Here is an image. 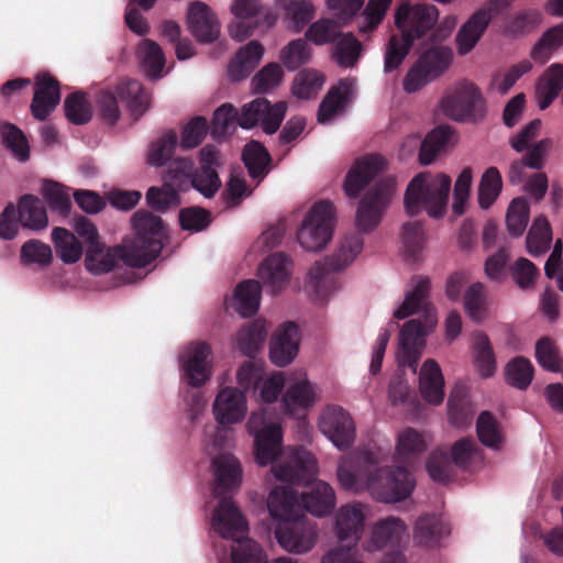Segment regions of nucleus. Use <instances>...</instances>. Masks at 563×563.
<instances>
[{"mask_svg": "<svg viewBox=\"0 0 563 563\" xmlns=\"http://www.w3.org/2000/svg\"><path fill=\"white\" fill-rule=\"evenodd\" d=\"M211 413L216 426H239L244 421L253 437L254 459L260 466H271L282 482L305 483L318 474L316 456L305 450L283 445V429L277 421H266L267 412L258 408L249 415V398L244 388L222 385L218 388Z\"/></svg>", "mask_w": 563, "mask_h": 563, "instance_id": "obj_1", "label": "nucleus"}, {"mask_svg": "<svg viewBox=\"0 0 563 563\" xmlns=\"http://www.w3.org/2000/svg\"><path fill=\"white\" fill-rule=\"evenodd\" d=\"M132 233L119 247H109L99 241L96 227L86 218H78L74 230L87 244L85 266L93 275L111 272L121 258L128 266L143 267L163 250L167 231L162 219L139 210L131 218Z\"/></svg>", "mask_w": 563, "mask_h": 563, "instance_id": "obj_2", "label": "nucleus"}, {"mask_svg": "<svg viewBox=\"0 0 563 563\" xmlns=\"http://www.w3.org/2000/svg\"><path fill=\"white\" fill-rule=\"evenodd\" d=\"M380 463L375 451H361L340 459L336 470L338 482L344 490L363 492L385 504L407 499L413 492L416 481L402 465L374 467Z\"/></svg>", "mask_w": 563, "mask_h": 563, "instance_id": "obj_3", "label": "nucleus"}, {"mask_svg": "<svg viewBox=\"0 0 563 563\" xmlns=\"http://www.w3.org/2000/svg\"><path fill=\"white\" fill-rule=\"evenodd\" d=\"M396 25L400 36H393L385 53L384 71L397 69L408 55L411 45L438 21V10L433 5H401L396 12Z\"/></svg>", "mask_w": 563, "mask_h": 563, "instance_id": "obj_4", "label": "nucleus"}, {"mask_svg": "<svg viewBox=\"0 0 563 563\" xmlns=\"http://www.w3.org/2000/svg\"><path fill=\"white\" fill-rule=\"evenodd\" d=\"M452 179L444 173L423 172L416 175L408 184L404 205L410 216L426 211L434 219L442 218L448 208Z\"/></svg>", "mask_w": 563, "mask_h": 563, "instance_id": "obj_5", "label": "nucleus"}, {"mask_svg": "<svg viewBox=\"0 0 563 563\" xmlns=\"http://www.w3.org/2000/svg\"><path fill=\"white\" fill-rule=\"evenodd\" d=\"M335 225L334 203L325 199L316 201L302 213L296 230V241L305 252H322L332 241Z\"/></svg>", "mask_w": 563, "mask_h": 563, "instance_id": "obj_6", "label": "nucleus"}, {"mask_svg": "<svg viewBox=\"0 0 563 563\" xmlns=\"http://www.w3.org/2000/svg\"><path fill=\"white\" fill-rule=\"evenodd\" d=\"M228 10L231 20L227 30L235 42H244L257 30L269 31L279 20L278 12L264 0H230Z\"/></svg>", "mask_w": 563, "mask_h": 563, "instance_id": "obj_7", "label": "nucleus"}, {"mask_svg": "<svg viewBox=\"0 0 563 563\" xmlns=\"http://www.w3.org/2000/svg\"><path fill=\"white\" fill-rule=\"evenodd\" d=\"M397 192V178L393 175L380 177L374 187L365 192L357 205L354 223L360 232L374 231Z\"/></svg>", "mask_w": 563, "mask_h": 563, "instance_id": "obj_8", "label": "nucleus"}, {"mask_svg": "<svg viewBox=\"0 0 563 563\" xmlns=\"http://www.w3.org/2000/svg\"><path fill=\"white\" fill-rule=\"evenodd\" d=\"M236 385L253 390L255 401L262 405L275 402L282 395L286 379L282 372H265L257 362H244L235 373Z\"/></svg>", "mask_w": 563, "mask_h": 563, "instance_id": "obj_9", "label": "nucleus"}, {"mask_svg": "<svg viewBox=\"0 0 563 563\" xmlns=\"http://www.w3.org/2000/svg\"><path fill=\"white\" fill-rule=\"evenodd\" d=\"M438 317L429 312L427 319H411L399 331L396 361L399 367H408L417 373V364L420 360L427 342L426 338L437 328Z\"/></svg>", "mask_w": 563, "mask_h": 563, "instance_id": "obj_10", "label": "nucleus"}, {"mask_svg": "<svg viewBox=\"0 0 563 563\" xmlns=\"http://www.w3.org/2000/svg\"><path fill=\"white\" fill-rule=\"evenodd\" d=\"M178 364L183 380L191 387L203 386L212 376L213 352L205 341H192L179 353Z\"/></svg>", "mask_w": 563, "mask_h": 563, "instance_id": "obj_11", "label": "nucleus"}, {"mask_svg": "<svg viewBox=\"0 0 563 563\" xmlns=\"http://www.w3.org/2000/svg\"><path fill=\"white\" fill-rule=\"evenodd\" d=\"M512 0H489L476 10L459 29L455 36L460 56L470 54L481 41L493 18L509 8Z\"/></svg>", "mask_w": 563, "mask_h": 563, "instance_id": "obj_12", "label": "nucleus"}, {"mask_svg": "<svg viewBox=\"0 0 563 563\" xmlns=\"http://www.w3.org/2000/svg\"><path fill=\"white\" fill-rule=\"evenodd\" d=\"M278 545L291 554H306L313 550L318 542V529L306 516L273 526Z\"/></svg>", "mask_w": 563, "mask_h": 563, "instance_id": "obj_13", "label": "nucleus"}, {"mask_svg": "<svg viewBox=\"0 0 563 563\" xmlns=\"http://www.w3.org/2000/svg\"><path fill=\"white\" fill-rule=\"evenodd\" d=\"M478 88L468 80H461L450 87L440 101L443 113L455 121L473 119L482 107Z\"/></svg>", "mask_w": 563, "mask_h": 563, "instance_id": "obj_14", "label": "nucleus"}, {"mask_svg": "<svg viewBox=\"0 0 563 563\" xmlns=\"http://www.w3.org/2000/svg\"><path fill=\"white\" fill-rule=\"evenodd\" d=\"M320 432L340 451L349 450L356 439L354 419L340 406L325 407L318 419Z\"/></svg>", "mask_w": 563, "mask_h": 563, "instance_id": "obj_15", "label": "nucleus"}, {"mask_svg": "<svg viewBox=\"0 0 563 563\" xmlns=\"http://www.w3.org/2000/svg\"><path fill=\"white\" fill-rule=\"evenodd\" d=\"M371 517V507L361 501L342 505L333 517V532L340 545L356 547Z\"/></svg>", "mask_w": 563, "mask_h": 563, "instance_id": "obj_16", "label": "nucleus"}, {"mask_svg": "<svg viewBox=\"0 0 563 563\" xmlns=\"http://www.w3.org/2000/svg\"><path fill=\"white\" fill-rule=\"evenodd\" d=\"M328 261H317L307 271L302 290L307 298L318 307L327 306L341 290L342 283L332 273Z\"/></svg>", "mask_w": 563, "mask_h": 563, "instance_id": "obj_17", "label": "nucleus"}, {"mask_svg": "<svg viewBox=\"0 0 563 563\" xmlns=\"http://www.w3.org/2000/svg\"><path fill=\"white\" fill-rule=\"evenodd\" d=\"M287 111V103L278 101L274 104L265 98H256L242 106L239 111V126L250 130L260 124L267 134L275 133Z\"/></svg>", "mask_w": 563, "mask_h": 563, "instance_id": "obj_18", "label": "nucleus"}, {"mask_svg": "<svg viewBox=\"0 0 563 563\" xmlns=\"http://www.w3.org/2000/svg\"><path fill=\"white\" fill-rule=\"evenodd\" d=\"M408 539V526L396 516H387L374 521L363 540V552L372 554L387 547H399Z\"/></svg>", "mask_w": 563, "mask_h": 563, "instance_id": "obj_19", "label": "nucleus"}, {"mask_svg": "<svg viewBox=\"0 0 563 563\" xmlns=\"http://www.w3.org/2000/svg\"><path fill=\"white\" fill-rule=\"evenodd\" d=\"M388 168V161L380 154L362 156L352 164L343 183L344 194L356 198L360 192Z\"/></svg>", "mask_w": 563, "mask_h": 563, "instance_id": "obj_20", "label": "nucleus"}, {"mask_svg": "<svg viewBox=\"0 0 563 563\" xmlns=\"http://www.w3.org/2000/svg\"><path fill=\"white\" fill-rule=\"evenodd\" d=\"M320 399V391L306 374L291 380L282 395V409L286 415L303 417Z\"/></svg>", "mask_w": 563, "mask_h": 563, "instance_id": "obj_21", "label": "nucleus"}, {"mask_svg": "<svg viewBox=\"0 0 563 563\" xmlns=\"http://www.w3.org/2000/svg\"><path fill=\"white\" fill-rule=\"evenodd\" d=\"M299 327L287 321L282 323L274 332L269 343L271 361L279 367L287 366L298 355L300 345Z\"/></svg>", "mask_w": 563, "mask_h": 563, "instance_id": "obj_22", "label": "nucleus"}, {"mask_svg": "<svg viewBox=\"0 0 563 563\" xmlns=\"http://www.w3.org/2000/svg\"><path fill=\"white\" fill-rule=\"evenodd\" d=\"M212 530L233 542L244 537L246 522L231 499L222 498L212 509L210 517Z\"/></svg>", "mask_w": 563, "mask_h": 563, "instance_id": "obj_23", "label": "nucleus"}, {"mask_svg": "<svg viewBox=\"0 0 563 563\" xmlns=\"http://www.w3.org/2000/svg\"><path fill=\"white\" fill-rule=\"evenodd\" d=\"M429 280L422 277L413 278L405 292L404 300L395 308L394 318L402 320L412 314L420 313L424 321L430 313L437 316L435 308L428 300Z\"/></svg>", "mask_w": 563, "mask_h": 563, "instance_id": "obj_24", "label": "nucleus"}, {"mask_svg": "<svg viewBox=\"0 0 563 563\" xmlns=\"http://www.w3.org/2000/svg\"><path fill=\"white\" fill-rule=\"evenodd\" d=\"M213 489L217 495L235 490L240 487L243 471L240 461L232 453H219L211 460Z\"/></svg>", "mask_w": 563, "mask_h": 563, "instance_id": "obj_25", "label": "nucleus"}, {"mask_svg": "<svg viewBox=\"0 0 563 563\" xmlns=\"http://www.w3.org/2000/svg\"><path fill=\"white\" fill-rule=\"evenodd\" d=\"M189 32L200 43H211L220 35L221 24L217 14L203 2L195 1L188 7Z\"/></svg>", "mask_w": 563, "mask_h": 563, "instance_id": "obj_26", "label": "nucleus"}, {"mask_svg": "<svg viewBox=\"0 0 563 563\" xmlns=\"http://www.w3.org/2000/svg\"><path fill=\"white\" fill-rule=\"evenodd\" d=\"M266 507L274 526L305 516L297 493L284 486H276L269 492Z\"/></svg>", "mask_w": 563, "mask_h": 563, "instance_id": "obj_27", "label": "nucleus"}, {"mask_svg": "<svg viewBox=\"0 0 563 563\" xmlns=\"http://www.w3.org/2000/svg\"><path fill=\"white\" fill-rule=\"evenodd\" d=\"M262 288L258 282L246 279L239 283L233 292L224 297V309L235 311L242 317L257 312L261 305Z\"/></svg>", "mask_w": 563, "mask_h": 563, "instance_id": "obj_28", "label": "nucleus"}, {"mask_svg": "<svg viewBox=\"0 0 563 563\" xmlns=\"http://www.w3.org/2000/svg\"><path fill=\"white\" fill-rule=\"evenodd\" d=\"M355 85V79L349 77L340 80L336 86L330 89L319 107V123L328 124L344 111L354 95Z\"/></svg>", "mask_w": 563, "mask_h": 563, "instance_id": "obj_29", "label": "nucleus"}, {"mask_svg": "<svg viewBox=\"0 0 563 563\" xmlns=\"http://www.w3.org/2000/svg\"><path fill=\"white\" fill-rule=\"evenodd\" d=\"M418 388L421 397L430 405H440L445 395L442 369L434 358H427L418 371Z\"/></svg>", "mask_w": 563, "mask_h": 563, "instance_id": "obj_30", "label": "nucleus"}, {"mask_svg": "<svg viewBox=\"0 0 563 563\" xmlns=\"http://www.w3.org/2000/svg\"><path fill=\"white\" fill-rule=\"evenodd\" d=\"M292 273V261L284 253H275L266 257L258 267V277L273 292L286 287Z\"/></svg>", "mask_w": 563, "mask_h": 563, "instance_id": "obj_31", "label": "nucleus"}, {"mask_svg": "<svg viewBox=\"0 0 563 563\" xmlns=\"http://www.w3.org/2000/svg\"><path fill=\"white\" fill-rule=\"evenodd\" d=\"M135 55L141 71L151 80H158L165 77L169 68L165 53L155 41L145 38L136 47Z\"/></svg>", "mask_w": 563, "mask_h": 563, "instance_id": "obj_32", "label": "nucleus"}, {"mask_svg": "<svg viewBox=\"0 0 563 563\" xmlns=\"http://www.w3.org/2000/svg\"><path fill=\"white\" fill-rule=\"evenodd\" d=\"M301 504L314 517L328 516L336 504L335 492L327 482L314 481L301 494Z\"/></svg>", "mask_w": 563, "mask_h": 563, "instance_id": "obj_33", "label": "nucleus"}, {"mask_svg": "<svg viewBox=\"0 0 563 563\" xmlns=\"http://www.w3.org/2000/svg\"><path fill=\"white\" fill-rule=\"evenodd\" d=\"M450 533L449 526L437 514L418 517L412 529L413 542L422 548H435Z\"/></svg>", "mask_w": 563, "mask_h": 563, "instance_id": "obj_34", "label": "nucleus"}, {"mask_svg": "<svg viewBox=\"0 0 563 563\" xmlns=\"http://www.w3.org/2000/svg\"><path fill=\"white\" fill-rule=\"evenodd\" d=\"M284 15L286 27L294 34L301 33L314 19L317 8L311 0H273Z\"/></svg>", "mask_w": 563, "mask_h": 563, "instance_id": "obj_35", "label": "nucleus"}, {"mask_svg": "<svg viewBox=\"0 0 563 563\" xmlns=\"http://www.w3.org/2000/svg\"><path fill=\"white\" fill-rule=\"evenodd\" d=\"M265 53L264 45L257 40H251L242 46L228 66V77L232 81L245 79L260 64Z\"/></svg>", "mask_w": 563, "mask_h": 563, "instance_id": "obj_36", "label": "nucleus"}, {"mask_svg": "<svg viewBox=\"0 0 563 563\" xmlns=\"http://www.w3.org/2000/svg\"><path fill=\"white\" fill-rule=\"evenodd\" d=\"M59 100L58 84L48 74H40L36 77L35 92L31 103L34 118L44 120L56 108Z\"/></svg>", "mask_w": 563, "mask_h": 563, "instance_id": "obj_37", "label": "nucleus"}, {"mask_svg": "<svg viewBox=\"0 0 563 563\" xmlns=\"http://www.w3.org/2000/svg\"><path fill=\"white\" fill-rule=\"evenodd\" d=\"M431 439L426 432L413 428L398 431L395 443V459L398 463L409 464L429 446Z\"/></svg>", "mask_w": 563, "mask_h": 563, "instance_id": "obj_38", "label": "nucleus"}, {"mask_svg": "<svg viewBox=\"0 0 563 563\" xmlns=\"http://www.w3.org/2000/svg\"><path fill=\"white\" fill-rule=\"evenodd\" d=\"M543 13L538 8H523L514 12L504 23L503 33L514 40L532 34L542 23Z\"/></svg>", "mask_w": 563, "mask_h": 563, "instance_id": "obj_39", "label": "nucleus"}, {"mask_svg": "<svg viewBox=\"0 0 563 563\" xmlns=\"http://www.w3.org/2000/svg\"><path fill=\"white\" fill-rule=\"evenodd\" d=\"M15 208L22 228L31 231H42L48 227L47 211L38 197L23 195Z\"/></svg>", "mask_w": 563, "mask_h": 563, "instance_id": "obj_40", "label": "nucleus"}, {"mask_svg": "<svg viewBox=\"0 0 563 563\" xmlns=\"http://www.w3.org/2000/svg\"><path fill=\"white\" fill-rule=\"evenodd\" d=\"M563 87V65L554 63L550 65L540 77L536 100L541 110L547 109L559 96Z\"/></svg>", "mask_w": 563, "mask_h": 563, "instance_id": "obj_41", "label": "nucleus"}, {"mask_svg": "<svg viewBox=\"0 0 563 563\" xmlns=\"http://www.w3.org/2000/svg\"><path fill=\"white\" fill-rule=\"evenodd\" d=\"M472 360L481 377L489 378L496 373V355L487 334L476 332L473 335Z\"/></svg>", "mask_w": 563, "mask_h": 563, "instance_id": "obj_42", "label": "nucleus"}, {"mask_svg": "<svg viewBox=\"0 0 563 563\" xmlns=\"http://www.w3.org/2000/svg\"><path fill=\"white\" fill-rule=\"evenodd\" d=\"M490 305V298L482 283H473L466 288L463 297V307L472 321L476 323L484 322L489 317Z\"/></svg>", "mask_w": 563, "mask_h": 563, "instance_id": "obj_43", "label": "nucleus"}, {"mask_svg": "<svg viewBox=\"0 0 563 563\" xmlns=\"http://www.w3.org/2000/svg\"><path fill=\"white\" fill-rule=\"evenodd\" d=\"M563 47V22L547 29L531 47L530 58L545 64Z\"/></svg>", "mask_w": 563, "mask_h": 563, "instance_id": "obj_44", "label": "nucleus"}, {"mask_svg": "<svg viewBox=\"0 0 563 563\" xmlns=\"http://www.w3.org/2000/svg\"><path fill=\"white\" fill-rule=\"evenodd\" d=\"M242 159L249 170V175L256 185L264 179L269 172L271 155L263 144L251 141L245 144L242 152Z\"/></svg>", "mask_w": 563, "mask_h": 563, "instance_id": "obj_45", "label": "nucleus"}, {"mask_svg": "<svg viewBox=\"0 0 563 563\" xmlns=\"http://www.w3.org/2000/svg\"><path fill=\"white\" fill-rule=\"evenodd\" d=\"M364 247V239L356 233L345 235L330 258H325L333 271L342 272L351 266Z\"/></svg>", "mask_w": 563, "mask_h": 563, "instance_id": "obj_46", "label": "nucleus"}, {"mask_svg": "<svg viewBox=\"0 0 563 563\" xmlns=\"http://www.w3.org/2000/svg\"><path fill=\"white\" fill-rule=\"evenodd\" d=\"M342 29L331 16H320L307 26L305 38L316 46L333 45L341 37Z\"/></svg>", "mask_w": 563, "mask_h": 563, "instance_id": "obj_47", "label": "nucleus"}, {"mask_svg": "<svg viewBox=\"0 0 563 563\" xmlns=\"http://www.w3.org/2000/svg\"><path fill=\"white\" fill-rule=\"evenodd\" d=\"M453 51L450 46L443 44L432 45L427 48L417 59L434 79L444 74L453 62Z\"/></svg>", "mask_w": 563, "mask_h": 563, "instance_id": "obj_48", "label": "nucleus"}, {"mask_svg": "<svg viewBox=\"0 0 563 563\" xmlns=\"http://www.w3.org/2000/svg\"><path fill=\"white\" fill-rule=\"evenodd\" d=\"M267 335L265 321L255 320L243 327L234 336L236 347L246 356H254L263 346Z\"/></svg>", "mask_w": 563, "mask_h": 563, "instance_id": "obj_49", "label": "nucleus"}, {"mask_svg": "<svg viewBox=\"0 0 563 563\" xmlns=\"http://www.w3.org/2000/svg\"><path fill=\"white\" fill-rule=\"evenodd\" d=\"M177 145V133L173 130L165 131L150 143L145 156L146 163L154 167L164 166L173 157Z\"/></svg>", "mask_w": 563, "mask_h": 563, "instance_id": "obj_50", "label": "nucleus"}, {"mask_svg": "<svg viewBox=\"0 0 563 563\" xmlns=\"http://www.w3.org/2000/svg\"><path fill=\"white\" fill-rule=\"evenodd\" d=\"M52 242L57 256L65 264H74L81 258L82 246L74 233L56 227L52 231Z\"/></svg>", "mask_w": 563, "mask_h": 563, "instance_id": "obj_51", "label": "nucleus"}, {"mask_svg": "<svg viewBox=\"0 0 563 563\" xmlns=\"http://www.w3.org/2000/svg\"><path fill=\"white\" fill-rule=\"evenodd\" d=\"M453 136V130L449 126H439L429 132L421 144L418 152L421 165L432 164L439 153L450 144Z\"/></svg>", "mask_w": 563, "mask_h": 563, "instance_id": "obj_52", "label": "nucleus"}, {"mask_svg": "<svg viewBox=\"0 0 563 563\" xmlns=\"http://www.w3.org/2000/svg\"><path fill=\"white\" fill-rule=\"evenodd\" d=\"M325 82L324 75L313 68H306L299 71L291 85V92L298 99L314 98Z\"/></svg>", "mask_w": 563, "mask_h": 563, "instance_id": "obj_53", "label": "nucleus"}, {"mask_svg": "<svg viewBox=\"0 0 563 563\" xmlns=\"http://www.w3.org/2000/svg\"><path fill=\"white\" fill-rule=\"evenodd\" d=\"M503 189V179L496 167L487 168L481 177L477 202L482 210H488L497 200Z\"/></svg>", "mask_w": 563, "mask_h": 563, "instance_id": "obj_54", "label": "nucleus"}, {"mask_svg": "<svg viewBox=\"0 0 563 563\" xmlns=\"http://www.w3.org/2000/svg\"><path fill=\"white\" fill-rule=\"evenodd\" d=\"M451 461L459 467L473 471L482 465L483 455L476 443L471 439H461L451 448Z\"/></svg>", "mask_w": 563, "mask_h": 563, "instance_id": "obj_55", "label": "nucleus"}, {"mask_svg": "<svg viewBox=\"0 0 563 563\" xmlns=\"http://www.w3.org/2000/svg\"><path fill=\"white\" fill-rule=\"evenodd\" d=\"M239 110L231 103H223L213 113L211 134L214 139H225L239 125Z\"/></svg>", "mask_w": 563, "mask_h": 563, "instance_id": "obj_56", "label": "nucleus"}, {"mask_svg": "<svg viewBox=\"0 0 563 563\" xmlns=\"http://www.w3.org/2000/svg\"><path fill=\"white\" fill-rule=\"evenodd\" d=\"M312 48L306 38H295L288 42L279 52V59L289 70H295L310 62Z\"/></svg>", "mask_w": 563, "mask_h": 563, "instance_id": "obj_57", "label": "nucleus"}, {"mask_svg": "<svg viewBox=\"0 0 563 563\" xmlns=\"http://www.w3.org/2000/svg\"><path fill=\"white\" fill-rule=\"evenodd\" d=\"M114 92L135 114L143 113L148 106V96L143 90L142 85L136 80L121 81Z\"/></svg>", "mask_w": 563, "mask_h": 563, "instance_id": "obj_58", "label": "nucleus"}, {"mask_svg": "<svg viewBox=\"0 0 563 563\" xmlns=\"http://www.w3.org/2000/svg\"><path fill=\"white\" fill-rule=\"evenodd\" d=\"M551 241L552 231L548 220L538 217L527 235V251L533 256L541 255L549 250Z\"/></svg>", "mask_w": 563, "mask_h": 563, "instance_id": "obj_59", "label": "nucleus"}, {"mask_svg": "<svg viewBox=\"0 0 563 563\" xmlns=\"http://www.w3.org/2000/svg\"><path fill=\"white\" fill-rule=\"evenodd\" d=\"M362 52V45L352 33H342L341 37L334 43L333 58L339 66L353 67Z\"/></svg>", "mask_w": 563, "mask_h": 563, "instance_id": "obj_60", "label": "nucleus"}, {"mask_svg": "<svg viewBox=\"0 0 563 563\" xmlns=\"http://www.w3.org/2000/svg\"><path fill=\"white\" fill-rule=\"evenodd\" d=\"M41 195L51 209L67 214L71 206L70 189L60 183L45 179L42 183Z\"/></svg>", "mask_w": 563, "mask_h": 563, "instance_id": "obj_61", "label": "nucleus"}, {"mask_svg": "<svg viewBox=\"0 0 563 563\" xmlns=\"http://www.w3.org/2000/svg\"><path fill=\"white\" fill-rule=\"evenodd\" d=\"M529 221V203L527 199L518 197L511 200L506 212V227L511 236L523 234Z\"/></svg>", "mask_w": 563, "mask_h": 563, "instance_id": "obj_62", "label": "nucleus"}, {"mask_svg": "<svg viewBox=\"0 0 563 563\" xmlns=\"http://www.w3.org/2000/svg\"><path fill=\"white\" fill-rule=\"evenodd\" d=\"M365 0H325L330 16L342 27L349 25L364 7Z\"/></svg>", "mask_w": 563, "mask_h": 563, "instance_id": "obj_63", "label": "nucleus"}, {"mask_svg": "<svg viewBox=\"0 0 563 563\" xmlns=\"http://www.w3.org/2000/svg\"><path fill=\"white\" fill-rule=\"evenodd\" d=\"M231 559L232 563H266L261 545L247 537L233 542Z\"/></svg>", "mask_w": 563, "mask_h": 563, "instance_id": "obj_64", "label": "nucleus"}]
</instances>
